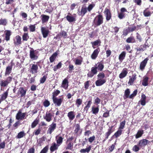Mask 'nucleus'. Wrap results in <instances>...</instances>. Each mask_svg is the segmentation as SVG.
<instances>
[{"label":"nucleus","mask_w":153,"mask_h":153,"mask_svg":"<svg viewBox=\"0 0 153 153\" xmlns=\"http://www.w3.org/2000/svg\"><path fill=\"white\" fill-rule=\"evenodd\" d=\"M103 22L102 16L101 15H99L97 16L95 18L94 21V25L98 26L102 24Z\"/></svg>","instance_id":"1"},{"label":"nucleus","mask_w":153,"mask_h":153,"mask_svg":"<svg viewBox=\"0 0 153 153\" xmlns=\"http://www.w3.org/2000/svg\"><path fill=\"white\" fill-rule=\"evenodd\" d=\"M26 113H22L20 110H19L16 115V119L19 120H22L25 118Z\"/></svg>","instance_id":"2"},{"label":"nucleus","mask_w":153,"mask_h":153,"mask_svg":"<svg viewBox=\"0 0 153 153\" xmlns=\"http://www.w3.org/2000/svg\"><path fill=\"white\" fill-rule=\"evenodd\" d=\"M41 31L43 37L44 38H45L48 36L49 33V31L48 30L44 27H41Z\"/></svg>","instance_id":"3"},{"label":"nucleus","mask_w":153,"mask_h":153,"mask_svg":"<svg viewBox=\"0 0 153 153\" xmlns=\"http://www.w3.org/2000/svg\"><path fill=\"white\" fill-rule=\"evenodd\" d=\"M149 143V141L148 140L146 139H143L139 141L138 145L140 147H141L146 146Z\"/></svg>","instance_id":"4"},{"label":"nucleus","mask_w":153,"mask_h":153,"mask_svg":"<svg viewBox=\"0 0 153 153\" xmlns=\"http://www.w3.org/2000/svg\"><path fill=\"white\" fill-rule=\"evenodd\" d=\"M56 126V123H53L49 126V127L47 131V133L51 134L52 132L55 129Z\"/></svg>","instance_id":"5"},{"label":"nucleus","mask_w":153,"mask_h":153,"mask_svg":"<svg viewBox=\"0 0 153 153\" xmlns=\"http://www.w3.org/2000/svg\"><path fill=\"white\" fill-rule=\"evenodd\" d=\"M53 102L56 104V106H59L61 105L62 101V99L57 98H52Z\"/></svg>","instance_id":"6"},{"label":"nucleus","mask_w":153,"mask_h":153,"mask_svg":"<svg viewBox=\"0 0 153 153\" xmlns=\"http://www.w3.org/2000/svg\"><path fill=\"white\" fill-rule=\"evenodd\" d=\"M97 66L95 67H93L91 68V73L89 72L88 74V76L89 77H92L94 74H96L97 73Z\"/></svg>","instance_id":"7"},{"label":"nucleus","mask_w":153,"mask_h":153,"mask_svg":"<svg viewBox=\"0 0 153 153\" xmlns=\"http://www.w3.org/2000/svg\"><path fill=\"white\" fill-rule=\"evenodd\" d=\"M68 86V82L67 79L65 78L62 81L61 87L66 89Z\"/></svg>","instance_id":"8"},{"label":"nucleus","mask_w":153,"mask_h":153,"mask_svg":"<svg viewBox=\"0 0 153 153\" xmlns=\"http://www.w3.org/2000/svg\"><path fill=\"white\" fill-rule=\"evenodd\" d=\"M76 15L74 14L73 16L67 15L66 16L67 20L69 22H71L75 21L76 20Z\"/></svg>","instance_id":"9"},{"label":"nucleus","mask_w":153,"mask_h":153,"mask_svg":"<svg viewBox=\"0 0 153 153\" xmlns=\"http://www.w3.org/2000/svg\"><path fill=\"white\" fill-rule=\"evenodd\" d=\"M52 116L53 115L51 113L49 112L47 113L45 116L44 117V118L47 121L50 122L51 120Z\"/></svg>","instance_id":"10"},{"label":"nucleus","mask_w":153,"mask_h":153,"mask_svg":"<svg viewBox=\"0 0 153 153\" xmlns=\"http://www.w3.org/2000/svg\"><path fill=\"white\" fill-rule=\"evenodd\" d=\"M38 66L36 65L33 64L30 69V72L33 74H36L37 72Z\"/></svg>","instance_id":"11"},{"label":"nucleus","mask_w":153,"mask_h":153,"mask_svg":"<svg viewBox=\"0 0 153 153\" xmlns=\"http://www.w3.org/2000/svg\"><path fill=\"white\" fill-rule=\"evenodd\" d=\"M149 60L148 58H146L143 60L142 62H141L140 65V70H143L146 64H147V62Z\"/></svg>","instance_id":"12"},{"label":"nucleus","mask_w":153,"mask_h":153,"mask_svg":"<svg viewBox=\"0 0 153 153\" xmlns=\"http://www.w3.org/2000/svg\"><path fill=\"white\" fill-rule=\"evenodd\" d=\"M26 93V90H24L23 88H20L18 90V94L19 95H20L21 97L25 96Z\"/></svg>","instance_id":"13"},{"label":"nucleus","mask_w":153,"mask_h":153,"mask_svg":"<svg viewBox=\"0 0 153 153\" xmlns=\"http://www.w3.org/2000/svg\"><path fill=\"white\" fill-rule=\"evenodd\" d=\"M30 56L31 59H36L38 58V56L35 51L33 50H30Z\"/></svg>","instance_id":"14"},{"label":"nucleus","mask_w":153,"mask_h":153,"mask_svg":"<svg viewBox=\"0 0 153 153\" xmlns=\"http://www.w3.org/2000/svg\"><path fill=\"white\" fill-rule=\"evenodd\" d=\"M100 49L99 48L95 49L91 55V58L92 59H95L97 58L100 51Z\"/></svg>","instance_id":"15"},{"label":"nucleus","mask_w":153,"mask_h":153,"mask_svg":"<svg viewBox=\"0 0 153 153\" xmlns=\"http://www.w3.org/2000/svg\"><path fill=\"white\" fill-rule=\"evenodd\" d=\"M106 82L105 79H98L95 82V84L97 86H100L104 84Z\"/></svg>","instance_id":"16"},{"label":"nucleus","mask_w":153,"mask_h":153,"mask_svg":"<svg viewBox=\"0 0 153 153\" xmlns=\"http://www.w3.org/2000/svg\"><path fill=\"white\" fill-rule=\"evenodd\" d=\"M128 74V71L126 69H123L121 73L119 75V77L120 78L122 79L125 77Z\"/></svg>","instance_id":"17"},{"label":"nucleus","mask_w":153,"mask_h":153,"mask_svg":"<svg viewBox=\"0 0 153 153\" xmlns=\"http://www.w3.org/2000/svg\"><path fill=\"white\" fill-rule=\"evenodd\" d=\"M41 17L42 18L41 19L42 22L43 23L47 22L50 18V17L49 16L45 15H41Z\"/></svg>","instance_id":"18"},{"label":"nucleus","mask_w":153,"mask_h":153,"mask_svg":"<svg viewBox=\"0 0 153 153\" xmlns=\"http://www.w3.org/2000/svg\"><path fill=\"white\" fill-rule=\"evenodd\" d=\"M104 13L106 15V20L108 21L111 18V15L110 10L107 9H105Z\"/></svg>","instance_id":"19"},{"label":"nucleus","mask_w":153,"mask_h":153,"mask_svg":"<svg viewBox=\"0 0 153 153\" xmlns=\"http://www.w3.org/2000/svg\"><path fill=\"white\" fill-rule=\"evenodd\" d=\"M146 96L143 94L141 96V100L139 101L138 103L140 102L141 104L142 105H144L146 104Z\"/></svg>","instance_id":"20"},{"label":"nucleus","mask_w":153,"mask_h":153,"mask_svg":"<svg viewBox=\"0 0 153 153\" xmlns=\"http://www.w3.org/2000/svg\"><path fill=\"white\" fill-rule=\"evenodd\" d=\"M59 146V145L56 144L55 143H53L52 144V146L50 147V150L51 151H54L57 149L58 147Z\"/></svg>","instance_id":"21"},{"label":"nucleus","mask_w":153,"mask_h":153,"mask_svg":"<svg viewBox=\"0 0 153 153\" xmlns=\"http://www.w3.org/2000/svg\"><path fill=\"white\" fill-rule=\"evenodd\" d=\"M136 75L135 74H133L132 77L130 78L129 81L128 82V84L130 85H133V82L136 79Z\"/></svg>","instance_id":"22"},{"label":"nucleus","mask_w":153,"mask_h":153,"mask_svg":"<svg viewBox=\"0 0 153 153\" xmlns=\"http://www.w3.org/2000/svg\"><path fill=\"white\" fill-rule=\"evenodd\" d=\"M12 68V66L10 65L7 67L6 69L5 75V76L9 75L11 72Z\"/></svg>","instance_id":"23"},{"label":"nucleus","mask_w":153,"mask_h":153,"mask_svg":"<svg viewBox=\"0 0 153 153\" xmlns=\"http://www.w3.org/2000/svg\"><path fill=\"white\" fill-rule=\"evenodd\" d=\"M68 116L70 120H73L75 117L74 112L72 111L69 112L68 114Z\"/></svg>","instance_id":"24"},{"label":"nucleus","mask_w":153,"mask_h":153,"mask_svg":"<svg viewBox=\"0 0 153 153\" xmlns=\"http://www.w3.org/2000/svg\"><path fill=\"white\" fill-rule=\"evenodd\" d=\"M126 52L125 51H123L120 55L119 59L120 61L122 62L126 56Z\"/></svg>","instance_id":"25"},{"label":"nucleus","mask_w":153,"mask_h":153,"mask_svg":"<svg viewBox=\"0 0 153 153\" xmlns=\"http://www.w3.org/2000/svg\"><path fill=\"white\" fill-rule=\"evenodd\" d=\"M57 55V53L56 52L55 53H53L52 55L50 57L49 59L51 62H53L54 61Z\"/></svg>","instance_id":"26"},{"label":"nucleus","mask_w":153,"mask_h":153,"mask_svg":"<svg viewBox=\"0 0 153 153\" xmlns=\"http://www.w3.org/2000/svg\"><path fill=\"white\" fill-rule=\"evenodd\" d=\"M8 93V89L4 92L3 94H2L1 96V99L3 101L6 99L7 97Z\"/></svg>","instance_id":"27"},{"label":"nucleus","mask_w":153,"mask_h":153,"mask_svg":"<svg viewBox=\"0 0 153 153\" xmlns=\"http://www.w3.org/2000/svg\"><path fill=\"white\" fill-rule=\"evenodd\" d=\"M130 91L129 89H127L125 91L124 93V99H126L127 98H129L130 95Z\"/></svg>","instance_id":"28"},{"label":"nucleus","mask_w":153,"mask_h":153,"mask_svg":"<svg viewBox=\"0 0 153 153\" xmlns=\"http://www.w3.org/2000/svg\"><path fill=\"white\" fill-rule=\"evenodd\" d=\"M56 139L57 144L60 145L62 143L63 138L61 137L56 136Z\"/></svg>","instance_id":"29"},{"label":"nucleus","mask_w":153,"mask_h":153,"mask_svg":"<svg viewBox=\"0 0 153 153\" xmlns=\"http://www.w3.org/2000/svg\"><path fill=\"white\" fill-rule=\"evenodd\" d=\"M87 11V8L86 7H82L81 9V12H79V14L80 16H83L86 13Z\"/></svg>","instance_id":"30"},{"label":"nucleus","mask_w":153,"mask_h":153,"mask_svg":"<svg viewBox=\"0 0 153 153\" xmlns=\"http://www.w3.org/2000/svg\"><path fill=\"white\" fill-rule=\"evenodd\" d=\"M91 149V146H89L88 147L85 149H82L80 151L81 153H85V152H88Z\"/></svg>","instance_id":"31"},{"label":"nucleus","mask_w":153,"mask_h":153,"mask_svg":"<svg viewBox=\"0 0 153 153\" xmlns=\"http://www.w3.org/2000/svg\"><path fill=\"white\" fill-rule=\"evenodd\" d=\"M16 41L15 42V44L16 45H18L21 43V39L19 36H17L16 37Z\"/></svg>","instance_id":"32"},{"label":"nucleus","mask_w":153,"mask_h":153,"mask_svg":"<svg viewBox=\"0 0 153 153\" xmlns=\"http://www.w3.org/2000/svg\"><path fill=\"white\" fill-rule=\"evenodd\" d=\"M143 134V130H139L138 131L135 135V138L137 139L141 137Z\"/></svg>","instance_id":"33"},{"label":"nucleus","mask_w":153,"mask_h":153,"mask_svg":"<svg viewBox=\"0 0 153 153\" xmlns=\"http://www.w3.org/2000/svg\"><path fill=\"white\" fill-rule=\"evenodd\" d=\"M113 127V126H111V127H110L108 129V131L105 133V139H107L108 138V137L109 135L113 132V131H112V129Z\"/></svg>","instance_id":"34"},{"label":"nucleus","mask_w":153,"mask_h":153,"mask_svg":"<svg viewBox=\"0 0 153 153\" xmlns=\"http://www.w3.org/2000/svg\"><path fill=\"white\" fill-rule=\"evenodd\" d=\"M5 39L7 41H8L10 39V37L11 35V32L10 30H6L5 31Z\"/></svg>","instance_id":"35"},{"label":"nucleus","mask_w":153,"mask_h":153,"mask_svg":"<svg viewBox=\"0 0 153 153\" xmlns=\"http://www.w3.org/2000/svg\"><path fill=\"white\" fill-rule=\"evenodd\" d=\"M39 122V120L36 119L32 123L31 125V128H33L35 127Z\"/></svg>","instance_id":"36"},{"label":"nucleus","mask_w":153,"mask_h":153,"mask_svg":"<svg viewBox=\"0 0 153 153\" xmlns=\"http://www.w3.org/2000/svg\"><path fill=\"white\" fill-rule=\"evenodd\" d=\"M101 43V42L100 40H97L94 42H91V44L92 45V47L94 48H95L94 47L95 46H97L99 45H100Z\"/></svg>","instance_id":"37"},{"label":"nucleus","mask_w":153,"mask_h":153,"mask_svg":"<svg viewBox=\"0 0 153 153\" xmlns=\"http://www.w3.org/2000/svg\"><path fill=\"white\" fill-rule=\"evenodd\" d=\"M148 77H145L143 80L142 85L144 86L147 85H148Z\"/></svg>","instance_id":"38"},{"label":"nucleus","mask_w":153,"mask_h":153,"mask_svg":"<svg viewBox=\"0 0 153 153\" xmlns=\"http://www.w3.org/2000/svg\"><path fill=\"white\" fill-rule=\"evenodd\" d=\"M96 66H97V69L100 71H101L104 68L103 65L100 63H98L96 65Z\"/></svg>","instance_id":"39"},{"label":"nucleus","mask_w":153,"mask_h":153,"mask_svg":"<svg viewBox=\"0 0 153 153\" xmlns=\"http://www.w3.org/2000/svg\"><path fill=\"white\" fill-rule=\"evenodd\" d=\"M91 104V101H89L88 102V103L85 107L84 109V111H85L86 112H87L88 109V108L90 107V105Z\"/></svg>","instance_id":"40"},{"label":"nucleus","mask_w":153,"mask_h":153,"mask_svg":"<svg viewBox=\"0 0 153 153\" xmlns=\"http://www.w3.org/2000/svg\"><path fill=\"white\" fill-rule=\"evenodd\" d=\"M99 109L98 107H92V111L93 114H97L99 111Z\"/></svg>","instance_id":"41"},{"label":"nucleus","mask_w":153,"mask_h":153,"mask_svg":"<svg viewBox=\"0 0 153 153\" xmlns=\"http://www.w3.org/2000/svg\"><path fill=\"white\" fill-rule=\"evenodd\" d=\"M25 135L24 132L23 131H21L18 134L17 136V138H20L23 137Z\"/></svg>","instance_id":"42"},{"label":"nucleus","mask_w":153,"mask_h":153,"mask_svg":"<svg viewBox=\"0 0 153 153\" xmlns=\"http://www.w3.org/2000/svg\"><path fill=\"white\" fill-rule=\"evenodd\" d=\"M60 93V91L58 90L55 91L53 93V98H56V97Z\"/></svg>","instance_id":"43"},{"label":"nucleus","mask_w":153,"mask_h":153,"mask_svg":"<svg viewBox=\"0 0 153 153\" xmlns=\"http://www.w3.org/2000/svg\"><path fill=\"white\" fill-rule=\"evenodd\" d=\"M73 144L71 143H69L67 145V147L66 148V149H70L72 150L73 149Z\"/></svg>","instance_id":"44"},{"label":"nucleus","mask_w":153,"mask_h":153,"mask_svg":"<svg viewBox=\"0 0 153 153\" xmlns=\"http://www.w3.org/2000/svg\"><path fill=\"white\" fill-rule=\"evenodd\" d=\"M7 23V20L5 19H0V25H5Z\"/></svg>","instance_id":"45"},{"label":"nucleus","mask_w":153,"mask_h":153,"mask_svg":"<svg viewBox=\"0 0 153 153\" xmlns=\"http://www.w3.org/2000/svg\"><path fill=\"white\" fill-rule=\"evenodd\" d=\"M98 79H104L105 77L104 74L103 73H100L97 75Z\"/></svg>","instance_id":"46"},{"label":"nucleus","mask_w":153,"mask_h":153,"mask_svg":"<svg viewBox=\"0 0 153 153\" xmlns=\"http://www.w3.org/2000/svg\"><path fill=\"white\" fill-rule=\"evenodd\" d=\"M122 131L121 130H119L117 131L114 134V136L116 137H117L119 136L122 134Z\"/></svg>","instance_id":"47"},{"label":"nucleus","mask_w":153,"mask_h":153,"mask_svg":"<svg viewBox=\"0 0 153 153\" xmlns=\"http://www.w3.org/2000/svg\"><path fill=\"white\" fill-rule=\"evenodd\" d=\"M82 102V100L80 99H77L76 101V104L77 107H79Z\"/></svg>","instance_id":"48"},{"label":"nucleus","mask_w":153,"mask_h":153,"mask_svg":"<svg viewBox=\"0 0 153 153\" xmlns=\"http://www.w3.org/2000/svg\"><path fill=\"white\" fill-rule=\"evenodd\" d=\"M8 83L6 80L1 81V86L5 87L8 85Z\"/></svg>","instance_id":"49"},{"label":"nucleus","mask_w":153,"mask_h":153,"mask_svg":"<svg viewBox=\"0 0 153 153\" xmlns=\"http://www.w3.org/2000/svg\"><path fill=\"white\" fill-rule=\"evenodd\" d=\"M143 14L145 16L148 17L151 15V13L150 11L145 10L144 11Z\"/></svg>","instance_id":"50"},{"label":"nucleus","mask_w":153,"mask_h":153,"mask_svg":"<svg viewBox=\"0 0 153 153\" xmlns=\"http://www.w3.org/2000/svg\"><path fill=\"white\" fill-rule=\"evenodd\" d=\"M137 90H134L133 92V93L130 95V96H129V98L132 99L134 97H135L137 94Z\"/></svg>","instance_id":"51"},{"label":"nucleus","mask_w":153,"mask_h":153,"mask_svg":"<svg viewBox=\"0 0 153 153\" xmlns=\"http://www.w3.org/2000/svg\"><path fill=\"white\" fill-rule=\"evenodd\" d=\"M139 146L137 145H135L132 148V150L135 152H138L140 149Z\"/></svg>","instance_id":"52"},{"label":"nucleus","mask_w":153,"mask_h":153,"mask_svg":"<svg viewBox=\"0 0 153 153\" xmlns=\"http://www.w3.org/2000/svg\"><path fill=\"white\" fill-rule=\"evenodd\" d=\"M30 30L31 32H34L35 30V25H31L29 26Z\"/></svg>","instance_id":"53"},{"label":"nucleus","mask_w":153,"mask_h":153,"mask_svg":"<svg viewBox=\"0 0 153 153\" xmlns=\"http://www.w3.org/2000/svg\"><path fill=\"white\" fill-rule=\"evenodd\" d=\"M134 41V40L133 37H131L128 38L126 40V42L128 43H130L133 42Z\"/></svg>","instance_id":"54"},{"label":"nucleus","mask_w":153,"mask_h":153,"mask_svg":"<svg viewBox=\"0 0 153 153\" xmlns=\"http://www.w3.org/2000/svg\"><path fill=\"white\" fill-rule=\"evenodd\" d=\"M23 40L25 41H27L28 38H29V36H28V34L27 33H25L23 36Z\"/></svg>","instance_id":"55"},{"label":"nucleus","mask_w":153,"mask_h":153,"mask_svg":"<svg viewBox=\"0 0 153 153\" xmlns=\"http://www.w3.org/2000/svg\"><path fill=\"white\" fill-rule=\"evenodd\" d=\"M44 105L45 107L48 106L50 105V103L49 101L47 100H45L44 102Z\"/></svg>","instance_id":"56"},{"label":"nucleus","mask_w":153,"mask_h":153,"mask_svg":"<svg viewBox=\"0 0 153 153\" xmlns=\"http://www.w3.org/2000/svg\"><path fill=\"white\" fill-rule=\"evenodd\" d=\"M48 146H45L41 152L40 153H46L48 151Z\"/></svg>","instance_id":"57"},{"label":"nucleus","mask_w":153,"mask_h":153,"mask_svg":"<svg viewBox=\"0 0 153 153\" xmlns=\"http://www.w3.org/2000/svg\"><path fill=\"white\" fill-rule=\"evenodd\" d=\"M125 124V121H123L120 123V126L119 127V128L120 129H123V128Z\"/></svg>","instance_id":"58"},{"label":"nucleus","mask_w":153,"mask_h":153,"mask_svg":"<svg viewBox=\"0 0 153 153\" xmlns=\"http://www.w3.org/2000/svg\"><path fill=\"white\" fill-rule=\"evenodd\" d=\"M95 137L94 136H93L91 137H90L88 138V141L90 143H92L95 140Z\"/></svg>","instance_id":"59"},{"label":"nucleus","mask_w":153,"mask_h":153,"mask_svg":"<svg viewBox=\"0 0 153 153\" xmlns=\"http://www.w3.org/2000/svg\"><path fill=\"white\" fill-rule=\"evenodd\" d=\"M82 62L81 60L77 59L76 60L75 64L77 65H80L82 63Z\"/></svg>","instance_id":"60"},{"label":"nucleus","mask_w":153,"mask_h":153,"mask_svg":"<svg viewBox=\"0 0 153 153\" xmlns=\"http://www.w3.org/2000/svg\"><path fill=\"white\" fill-rule=\"evenodd\" d=\"M79 129L80 126L78 124H77L75 126V132L77 133Z\"/></svg>","instance_id":"61"},{"label":"nucleus","mask_w":153,"mask_h":153,"mask_svg":"<svg viewBox=\"0 0 153 153\" xmlns=\"http://www.w3.org/2000/svg\"><path fill=\"white\" fill-rule=\"evenodd\" d=\"M60 34L65 38L67 36L66 33L64 31H62L60 33Z\"/></svg>","instance_id":"62"},{"label":"nucleus","mask_w":153,"mask_h":153,"mask_svg":"<svg viewBox=\"0 0 153 153\" xmlns=\"http://www.w3.org/2000/svg\"><path fill=\"white\" fill-rule=\"evenodd\" d=\"M100 99L98 97H97L95 98V102L94 103L98 105L100 103Z\"/></svg>","instance_id":"63"},{"label":"nucleus","mask_w":153,"mask_h":153,"mask_svg":"<svg viewBox=\"0 0 153 153\" xmlns=\"http://www.w3.org/2000/svg\"><path fill=\"white\" fill-rule=\"evenodd\" d=\"M94 5L92 4H91L89 5L88 7V9L89 11H90L94 7Z\"/></svg>","instance_id":"64"}]
</instances>
